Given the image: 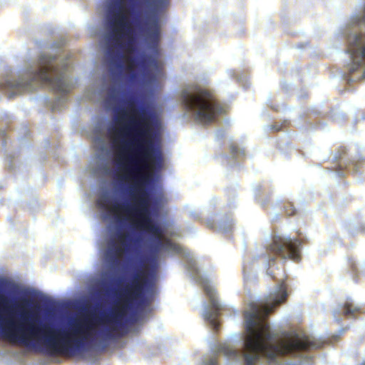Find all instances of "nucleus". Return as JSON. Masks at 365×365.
<instances>
[{
  "mask_svg": "<svg viewBox=\"0 0 365 365\" xmlns=\"http://www.w3.org/2000/svg\"><path fill=\"white\" fill-rule=\"evenodd\" d=\"M8 298L3 294H0V310L5 311L10 314L9 309L7 306Z\"/></svg>",
  "mask_w": 365,
  "mask_h": 365,
  "instance_id": "obj_15",
  "label": "nucleus"
},
{
  "mask_svg": "<svg viewBox=\"0 0 365 365\" xmlns=\"http://www.w3.org/2000/svg\"><path fill=\"white\" fill-rule=\"evenodd\" d=\"M275 261V258H272L269 260V264L271 265L272 263H274Z\"/></svg>",
  "mask_w": 365,
  "mask_h": 365,
  "instance_id": "obj_23",
  "label": "nucleus"
},
{
  "mask_svg": "<svg viewBox=\"0 0 365 365\" xmlns=\"http://www.w3.org/2000/svg\"><path fill=\"white\" fill-rule=\"evenodd\" d=\"M138 102L137 96L132 93L125 100L126 107L118 108L116 115L118 119L128 117V125L120 129L118 133L124 135L125 130H130L137 137L130 144L133 147L130 154L125 158L127 163L123 168L125 178L134 180L137 194L134 195L132 203L115 200L109 206L106 200H100L98 205L111 213L118 224L123 223V215L136 219V227L147 232L155 240L153 250L157 253L163 246V232L160 225L152 220L149 194L141 189L140 185L145 178L143 172L150 169L160 170L163 168V154L158 130L150 126L143 113L138 118L136 117Z\"/></svg>",
  "mask_w": 365,
  "mask_h": 365,
  "instance_id": "obj_1",
  "label": "nucleus"
},
{
  "mask_svg": "<svg viewBox=\"0 0 365 365\" xmlns=\"http://www.w3.org/2000/svg\"><path fill=\"white\" fill-rule=\"evenodd\" d=\"M285 212H286V214H287V215L291 216V215H294V213H295V210H294V208L293 207V206H292V205H288V209H287V210H285Z\"/></svg>",
  "mask_w": 365,
  "mask_h": 365,
  "instance_id": "obj_18",
  "label": "nucleus"
},
{
  "mask_svg": "<svg viewBox=\"0 0 365 365\" xmlns=\"http://www.w3.org/2000/svg\"><path fill=\"white\" fill-rule=\"evenodd\" d=\"M14 319L11 314L0 321V336L10 341H18L28 346L32 339H39L44 351L52 356H74L84 345L83 337L90 334L93 328L92 320L85 317L68 331L54 329L48 324L36 327L25 323L26 312Z\"/></svg>",
  "mask_w": 365,
  "mask_h": 365,
  "instance_id": "obj_4",
  "label": "nucleus"
},
{
  "mask_svg": "<svg viewBox=\"0 0 365 365\" xmlns=\"http://www.w3.org/2000/svg\"><path fill=\"white\" fill-rule=\"evenodd\" d=\"M170 0H153L154 11L168 8ZM126 0H114L110 7L108 16V46L106 57L111 78L115 83L120 81L124 73L128 79L136 78L135 68L140 66L145 70L149 66H157L158 62L150 56L140 60L131 55L135 51L133 29L129 17Z\"/></svg>",
  "mask_w": 365,
  "mask_h": 365,
  "instance_id": "obj_3",
  "label": "nucleus"
},
{
  "mask_svg": "<svg viewBox=\"0 0 365 365\" xmlns=\"http://www.w3.org/2000/svg\"><path fill=\"white\" fill-rule=\"evenodd\" d=\"M181 98L185 110L192 113L195 120L200 123H211L223 110L215 96L205 89L200 88L194 93L185 91L181 94Z\"/></svg>",
  "mask_w": 365,
  "mask_h": 365,
  "instance_id": "obj_7",
  "label": "nucleus"
},
{
  "mask_svg": "<svg viewBox=\"0 0 365 365\" xmlns=\"http://www.w3.org/2000/svg\"><path fill=\"white\" fill-rule=\"evenodd\" d=\"M143 32L149 44L157 46L160 39L159 17L157 13L147 18L144 24Z\"/></svg>",
  "mask_w": 365,
  "mask_h": 365,
  "instance_id": "obj_10",
  "label": "nucleus"
},
{
  "mask_svg": "<svg viewBox=\"0 0 365 365\" xmlns=\"http://www.w3.org/2000/svg\"><path fill=\"white\" fill-rule=\"evenodd\" d=\"M268 274L273 280L279 282L276 289L269 294V301L264 304L252 303L250 311L244 314L247 332L242 352L245 365H256L260 357L274 361L279 356L322 347V344L314 338L297 334L274 343L276 336L265 320L277 306L287 301L288 284L286 283L287 276L284 268L280 273L269 270Z\"/></svg>",
  "mask_w": 365,
  "mask_h": 365,
  "instance_id": "obj_2",
  "label": "nucleus"
},
{
  "mask_svg": "<svg viewBox=\"0 0 365 365\" xmlns=\"http://www.w3.org/2000/svg\"><path fill=\"white\" fill-rule=\"evenodd\" d=\"M38 69L31 73L29 82H23L22 81L6 82L7 87L14 90L9 94V98L16 94L30 91V85L34 81L48 86L56 93L64 94L71 91L73 86L68 81L67 73L69 66L67 63H63L59 67L56 57L42 54L38 58Z\"/></svg>",
  "mask_w": 365,
  "mask_h": 365,
  "instance_id": "obj_6",
  "label": "nucleus"
},
{
  "mask_svg": "<svg viewBox=\"0 0 365 365\" xmlns=\"http://www.w3.org/2000/svg\"><path fill=\"white\" fill-rule=\"evenodd\" d=\"M205 291L210 298V304L212 306V310L205 312V318L206 320L210 322V323L213 327L216 328L217 326V319L220 314L221 311L220 304L215 298V291L212 288L206 287L205 288Z\"/></svg>",
  "mask_w": 365,
  "mask_h": 365,
  "instance_id": "obj_11",
  "label": "nucleus"
},
{
  "mask_svg": "<svg viewBox=\"0 0 365 365\" xmlns=\"http://www.w3.org/2000/svg\"><path fill=\"white\" fill-rule=\"evenodd\" d=\"M132 242L131 235L122 229L118 230L110 238L106 252V259L111 267H118L123 255L130 252Z\"/></svg>",
  "mask_w": 365,
  "mask_h": 365,
  "instance_id": "obj_9",
  "label": "nucleus"
},
{
  "mask_svg": "<svg viewBox=\"0 0 365 365\" xmlns=\"http://www.w3.org/2000/svg\"><path fill=\"white\" fill-rule=\"evenodd\" d=\"M220 351L227 356L237 357L239 355V351L232 349L225 345L222 346Z\"/></svg>",
  "mask_w": 365,
  "mask_h": 365,
  "instance_id": "obj_14",
  "label": "nucleus"
},
{
  "mask_svg": "<svg viewBox=\"0 0 365 365\" xmlns=\"http://www.w3.org/2000/svg\"><path fill=\"white\" fill-rule=\"evenodd\" d=\"M158 260L155 255L145 258L144 269L132 277L130 283L121 289L114 307L108 314H103L99 321L108 325L104 335L114 336L124 326V319L128 311L134 307H140L145 302V294L155 286Z\"/></svg>",
  "mask_w": 365,
  "mask_h": 365,
  "instance_id": "obj_5",
  "label": "nucleus"
},
{
  "mask_svg": "<svg viewBox=\"0 0 365 365\" xmlns=\"http://www.w3.org/2000/svg\"><path fill=\"white\" fill-rule=\"evenodd\" d=\"M229 150L230 154L235 158H236L240 153L239 147L235 143H231L229 145Z\"/></svg>",
  "mask_w": 365,
  "mask_h": 365,
  "instance_id": "obj_17",
  "label": "nucleus"
},
{
  "mask_svg": "<svg viewBox=\"0 0 365 365\" xmlns=\"http://www.w3.org/2000/svg\"><path fill=\"white\" fill-rule=\"evenodd\" d=\"M206 365H217L216 359H210Z\"/></svg>",
  "mask_w": 365,
  "mask_h": 365,
  "instance_id": "obj_19",
  "label": "nucleus"
},
{
  "mask_svg": "<svg viewBox=\"0 0 365 365\" xmlns=\"http://www.w3.org/2000/svg\"><path fill=\"white\" fill-rule=\"evenodd\" d=\"M347 154V149L345 146H340L336 154H335V159L336 160H341L344 158Z\"/></svg>",
  "mask_w": 365,
  "mask_h": 365,
  "instance_id": "obj_16",
  "label": "nucleus"
},
{
  "mask_svg": "<svg viewBox=\"0 0 365 365\" xmlns=\"http://www.w3.org/2000/svg\"><path fill=\"white\" fill-rule=\"evenodd\" d=\"M165 244L169 247L172 246V242L168 239L165 240Z\"/></svg>",
  "mask_w": 365,
  "mask_h": 365,
  "instance_id": "obj_22",
  "label": "nucleus"
},
{
  "mask_svg": "<svg viewBox=\"0 0 365 365\" xmlns=\"http://www.w3.org/2000/svg\"><path fill=\"white\" fill-rule=\"evenodd\" d=\"M339 314L346 319H356L360 315L365 314V309L356 305L354 301L347 298L339 305Z\"/></svg>",
  "mask_w": 365,
  "mask_h": 365,
  "instance_id": "obj_12",
  "label": "nucleus"
},
{
  "mask_svg": "<svg viewBox=\"0 0 365 365\" xmlns=\"http://www.w3.org/2000/svg\"><path fill=\"white\" fill-rule=\"evenodd\" d=\"M28 302H28V300H27V299H21V302L18 304V306H17V307L20 308V307H21V305H23V304H28Z\"/></svg>",
  "mask_w": 365,
  "mask_h": 365,
  "instance_id": "obj_20",
  "label": "nucleus"
},
{
  "mask_svg": "<svg viewBox=\"0 0 365 365\" xmlns=\"http://www.w3.org/2000/svg\"><path fill=\"white\" fill-rule=\"evenodd\" d=\"M123 155H122V154H120V156H119V158H118V165H123V163H122V160L123 159Z\"/></svg>",
  "mask_w": 365,
  "mask_h": 365,
  "instance_id": "obj_21",
  "label": "nucleus"
},
{
  "mask_svg": "<svg viewBox=\"0 0 365 365\" xmlns=\"http://www.w3.org/2000/svg\"><path fill=\"white\" fill-rule=\"evenodd\" d=\"M304 243V240L299 237L292 239L289 237L274 235L267 246V251L283 259L299 262L302 259L301 247Z\"/></svg>",
  "mask_w": 365,
  "mask_h": 365,
  "instance_id": "obj_8",
  "label": "nucleus"
},
{
  "mask_svg": "<svg viewBox=\"0 0 365 365\" xmlns=\"http://www.w3.org/2000/svg\"><path fill=\"white\" fill-rule=\"evenodd\" d=\"M121 92L118 88L111 86L108 89V98L113 102L120 103L122 101L120 98Z\"/></svg>",
  "mask_w": 365,
  "mask_h": 365,
  "instance_id": "obj_13",
  "label": "nucleus"
},
{
  "mask_svg": "<svg viewBox=\"0 0 365 365\" xmlns=\"http://www.w3.org/2000/svg\"><path fill=\"white\" fill-rule=\"evenodd\" d=\"M361 365H365V362L362 363V364H361Z\"/></svg>",
  "mask_w": 365,
  "mask_h": 365,
  "instance_id": "obj_24",
  "label": "nucleus"
}]
</instances>
